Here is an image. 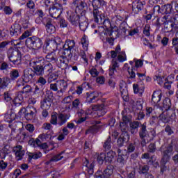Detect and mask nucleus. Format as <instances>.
<instances>
[{
  "label": "nucleus",
  "instance_id": "7",
  "mask_svg": "<svg viewBox=\"0 0 178 178\" xmlns=\"http://www.w3.org/2000/svg\"><path fill=\"white\" fill-rule=\"evenodd\" d=\"M30 65L33 67L35 74H37V76H42L44 74V66L40 65V60L31 61Z\"/></svg>",
  "mask_w": 178,
  "mask_h": 178
},
{
  "label": "nucleus",
  "instance_id": "14",
  "mask_svg": "<svg viewBox=\"0 0 178 178\" xmlns=\"http://www.w3.org/2000/svg\"><path fill=\"white\" fill-rule=\"evenodd\" d=\"M91 109L92 111H97L99 116H104V115L106 113V111H105V106L104 104L92 106Z\"/></svg>",
  "mask_w": 178,
  "mask_h": 178
},
{
  "label": "nucleus",
  "instance_id": "1",
  "mask_svg": "<svg viewBox=\"0 0 178 178\" xmlns=\"http://www.w3.org/2000/svg\"><path fill=\"white\" fill-rule=\"evenodd\" d=\"M121 51L120 45H118L115 48V50H112L108 53V55L111 56L112 58L111 65L108 69L109 76H113L116 72V68L119 67V63H123L127 60V56L126 55V51Z\"/></svg>",
  "mask_w": 178,
  "mask_h": 178
},
{
  "label": "nucleus",
  "instance_id": "30",
  "mask_svg": "<svg viewBox=\"0 0 178 178\" xmlns=\"http://www.w3.org/2000/svg\"><path fill=\"white\" fill-rule=\"evenodd\" d=\"M169 161V157L164 156L161 159V173H163V172H166L168 170V167H166L165 165H166V162Z\"/></svg>",
  "mask_w": 178,
  "mask_h": 178
},
{
  "label": "nucleus",
  "instance_id": "28",
  "mask_svg": "<svg viewBox=\"0 0 178 178\" xmlns=\"http://www.w3.org/2000/svg\"><path fill=\"white\" fill-rule=\"evenodd\" d=\"M81 44H82L84 51H88V44H90V42L88 41V36H87V35H83L81 38Z\"/></svg>",
  "mask_w": 178,
  "mask_h": 178
},
{
  "label": "nucleus",
  "instance_id": "57",
  "mask_svg": "<svg viewBox=\"0 0 178 178\" xmlns=\"http://www.w3.org/2000/svg\"><path fill=\"white\" fill-rule=\"evenodd\" d=\"M78 24H79V29L82 31H86V30H87V27H88V24L87 22H79Z\"/></svg>",
  "mask_w": 178,
  "mask_h": 178
},
{
  "label": "nucleus",
  "instance_id": "2",
  "mask_svg": "<svg viewBox=\"0 0 178 178\" xmlns=\"http://www.w3.org/2000/svg\"><path fill=\"white\" fill-rule=\"evenodd\" d=\"M7 56L9 61L16 66L22 63V53L19 49L10 47L7 51Z\"/></svg>",
  "mask_w": 178,
  "mask_h": 178
},
{
  "label": "nucleus",
  "instance_id": "54",
  "mask_svg": "<svg viewBox=\"0 0 178 178\" xmlns=\"http://www.w3.org/2000/svg\"><path fill=\"white\" fill-rule=\"evenodd\" d=\"M127 72L129 74L130 79H136V72H134V67H132L131 68L128 67Z\"/></svg>",
  "mask_w": 178,
  "mask_h": 178
},
{
  "label": "nucleus",
  "instance_id": "64",
  "mask_svg": "<svg viewBox=\"0 0 178 178\" xmlns=\"http://www.w3.org/2000/svg\"><path fill=\"white\" fill-rule=\"evenodd\" d=\"M8 69H9V64H8V63H6V62H3L1 63L0 70H3V71L6 70V71H8Z\"/></svg>",
  "mask_w": 178,
  "mask_h": 178
},
{
  "label": "nucleus",
  "instance_id": "51",
  "mask_svg": "<svg viewBox=\"0 0 178 178\" xmlns=\"http://www.w3.org/2000/svg\"><path fill=\"white\" fill-rule=\"evenodd\" d=\"M150 29H151V26H149V24H146L145 26L143 29V34H145L146 37H149V35H151V33L149 32Z\"/></svg>",
  "mask_w": 178,
  "mask_h": 178
},
{
  "label": "nucleus",
  "instance_id": "61",
  "mask_svg": "<svg viewBox=\"0 0 178 178\" xmlns=\"http://www.w3.org/2000/svg\"><path fill=\"white\" fill-rule=\"evenodd\" d=\"M37 84H40V86H45V84H47V79L42 76H40L37 81Z\"/></svg>",
  "mask_w": 178,
  "mask_h": 178
},
{
  "label": "nucleus",
  "instance_id": "45",
  "mask_svg": "<svg viewBox=\"0 0 178 178\" xmlns=\"http://www.w3.org/2000/svg\"><path fill=\"white\" fill-rule=\"evenodd\" d=\"M20 75L19 74V70H13L10 72V78L11 80H16Z\"/></svg>",
  "mask_w": 178,
  "mask_h": 178
},
{
  "label": "nucleus",
  "instance_id": "9",
  "mask_svg": "<svg viewBox=\"0 0 178 178\" xmlns=\"http://www.w3.org/2000/svg\"><path fill=\"white\" fill-rule=\"evenodd\" d=\"M22 34V26L19 24H14L10 28V35L11 37H17Z\"/></svg>",
  "mask_w": 178,
  "mask_h": 178
},
{
  "label": "nucleus",
  "instance_id": "42",
  "mask_svg": "<svg viewBox=\"0 0 178 178\" xmlns=\"http://www.w3.org/2000/svg\"><path fill=\"white\" fill-rule=\"evenodd\" d=\"M133 88H134V94H140V95H143V92H144V88H139L138 85L136 83H134L133 85Z\"/></svg>",
  "mask_w": 178,
  "mask_h": 178
},
{
  "label": "nucleus",
  "instance_id": "41",
  "mask_svg": "<svg viewBox=\"0 0 178 178\" xmlns=\"http://www.w3.org/2000/svg\"><path fill=\"white\" fill-rule=\"evenodd\" d=\"M103 24L106 27V29H109V27H111L112 31H118V26H115L114 27H112V24H111V21H109V19H105Z\"/></svg>",
  "mask_w": 178,
  "mask_h": 178
},
{
  "label": "nucleus",
  "instance_id": "19",
  "mask_svg": "<svg viewBox=\"0 0 178 178\" xmlns=\"http://www.w3.org/2000/svg\"><path fill=\"white\" fill-rule=\"evenodd\" d=\"M172 106V103L170 102V99L169 98H165L163 101V105L161 107H159V109H162L163 111H170V107Z\"/></svg>",
  "mask_w": 178,
  "mask_h": 178
},
{
  "label": "nucleus",
  "instance_id": "25",
  "mask_svg": "<svg viewBox=\"0 0 178 178\" xmlns=\"http://www.w3.org/2000/svg\"><path fill=\"white\" fill-rule=\"evenodd\" d=\"M10 79L8 76L0 78V90H5L9 86Z\"/></svg>",
  "mask_w": 178,
  "mask_h": 178
},
{
  "label": "nucleus",
  "instance_id": "46",
  "mask_svg": "<svg viewBox=\"0 0 178 178\" xmlns=\"http://www.w3.org/2000/svg\"><path fill=\"white\" fill-rule=\"evenodd\" d=\"M58 74H55V73H49V75H48V79H47V82L49 83H52V81H55V80H57L58 79Z\"/></svg>",
  "mask_w": 178,
  "mask_h": 178
},
{
  "label": "nucleus",
  "instance_id": "47",
  "mask_svg": "<svg viewBox=\"0 0 178 178\" xmlns=\"http://www.w3.org/2000/svg\"><path fill=\"white\" fill-rule=\"evenodd\" d=\"M168 115L169 118V120H176V111L173 109L168 110Z\"/></svg>",
  "mask_w": 178,
  "mask_h": 178
},
{
  "label": "nucleus",
  "instance_id": "52",
  "mask_svg": "<svg viewBox=\"0 0 178 178\" xmlns=\"http://www.w3.org/2000/svg\"><path fill=\"white\" fill-rule=\"evenodd\" d=\"M10 151L8 149V147H4L1 150H0V156H6L9 155Z\"/></svg>",
  "mask_w": 178,
  "mask_h": 178
},
{
  "label": "nucleus",
  "instance_id": "8",
  "mask_svg": "<svg viewBox=\"0 0 178 178\" xmlns=\"http://www.w3.org/2000/svg\"><path fill=\"white\" fill-rule=\"evenodd\" d=\"M43 24L45 26L46 31L49 34H54V33H55L56 29L55 26L52 24V19H51V18L44 17Z\"/></svg>",
  "mask_w": 178,
  "mask_h": 178
},
{
  "label": "nucleus",
  "instance_id": "60",
  "mask_svg": "<svg viewBox=\"0 0 178 178\" xmlns=\"http://www.w3.org/2000/svg\"><path fill=\"white\" fill-rule=\"evenodd\" d=\"M8 37V31L0 29V40H5Z\"/></svg>",
  "mask_w": 178,
  "mask_h": 178
},
{
  "label": "nucleus",
  "instance_id": "22",
  "mask_svg": "<svg viewBox=\"0 0 178 178\" xmlns=\"http://www.w3.org/2000/svg\"><path fill=\"white\" fill-rule=\"evenodd\" d=\"M59 92H65L67 88V81L65 79L57 81Z\"/></svg>",
  "mask_w": 178,
  "mask_h": 178
},
{
  "label": "nucleus",
  "instance_id": "36",
  "mask_svg": "<svg viewBox=\"0 0 178 178\" xmlns=\"http://www.w3.org/2000/svg\"><path fill=\"white\" fill-rule=\"evenodd\" d=\"M44 72L47 73H52L55 69H54V65L51 63H48L47 64L44 65L43 67Z\"/></svg>",
  "mask_w": 178,
  "mask_h": 178
},
{
  "label": "nucleus",
  "instance_id": "6",
  "mask_svg": "<svg viewBox=\"0 0 178 178\" xmlns=\"http://www.w3.org/2000/svg\"><path fill=\"white\" fill-rule=\"evenodd\" d=\"M66 51H67L66 44H63V49L60 51V66L61 69L65 70V73H66V69H67V56L66 55Z\"/></svg>",
  "mask_w": 178,
  "mask_h": 178
},
{
  "label": "nucleus",
  "instance_id": "21",
  "mask_svg": "<svg viewBox=\"0 0 178 178\" xmlns=\"http://www.w3.org/2000/svg\"><path fill=\"white\" fill-rule=\"evenodd\" d=\"M15 119H16V114L12 111H8L4 115L5 122H8V123L13 122Z\"/></svg>",
  "mask_w": 178,
  "mask_h": 178
},
{
  "label": "nucleus",
  "instance_id": "29",
  "mask_svg": "<svg viewBox=\"0 0 178 178\" xmlns=\"http://www.w3.org/2000/svg\"><path fill=\"white\" fill-rule=\"evenodd\" d=\"M139 136L140 138H147V122L141 125Z\"/></svg>",
  "mask_w": 178,
  "mask_h": 178
},
{
  "label": "nucleus",
  "instance_id": "3",
  "mask_svg": "<svg viewBox=\"0 0 178 178\" xmlns=\"http://www.w3.org/2000/svg\"><path fill=\"white\" fill-rule=\"evenodd\" d=\"M25 44L27 48L40 49L42 47V40L37 36H32L26 40Z\"/></svg>",
  "mask_w": 178,
  "mask_h": 178
},
{
  "label": "nucleus",
  "instance_id": "32",
  "mask_svg": "<svg viewBox=\"0 0 178 178\" xmlns=\"http://www.w3.org/2000/svg\"><path fill=\"white\" fill-rule=\"evenodd\" d=\"M159 120L163 122V123H169V115H168V111H163L162 113L159 116Z\"/></svg>",
  "mask_w": 178,
  "mask_h": 178
},
{
  "label": "nucleus",
  "instance_id": "34",
  "mask_svg": "<svg viewBox=\"0 0 178 178\" xmlns=\"http://www.w3.org/2000/svg\"><path fill=\"white\" fill-rule=\"evenodd\" d=\"M93 19L95 23H99V10L94 7L92 10Z\"/></svg>",
  "mask_w": 178,
  "mask_h": 178
},
{
  "label": "nucleus",
  "instance_id": "39",
  "mask_svg": "<svg viewBox=\"0 0 178 178\" xmlns=\"http://www.w3.org/2000/svg\"><path fill=\"white\" fill-rule=\"evenodd\" d=\"M50 124H53L54 126H56L58 124V113H54L50 119Z\"/></svg>",
  "mask_w": 178,
  "mask_h": 178
},
{
  "label": "nucleus",
  "instance_id": "18",
  "mask_svg": "<svg viewBox=\"0 0 178 178\" xmlns=\"http://www.w3.org/2000/svg\"><path fill=\"white\" fill-rule=\"evenodd\" d=\"M130 140V136L127 134H124L120 136V137L117 140V144L118 147H123L124 143H127Z\"/></svg>",
  "mask_w": 178,
  "mask_h": 178
},
{
  "label": "nucleus",
  "instance_id": "24",
  "mask_svg": "<svg viewBox=\"0 0 178 178\" xmlns=\"http://www.w3.org/2000/svg\"><path fill=\"white\" fill-rule=\"evenodd\" d=\"M130 131L131 134H136V133L138 131V127L140 126V122L138 121H134L132 122H130Z\"/></svg>",
  "mask_w": 178,
  "mask_h": 178
},
{
  "label": "nucleus",
  "instance_id": "50",
  "mask_svg": "<svg viewBox=\"0 0 178 178\" xmlns=\"http://www.w3.org/2000/svg\"><path fill=\"white\" fill-rule=\"evenodd\" d=\"M31 91V86L30 85H26L22 88V90L21 92L22 94H30Z\"/></svg>",
  "mask_w": 178,
  "mask_h": 178
},
{
  "label": "nucleus",
  "instance_id": "11",
  "mask_svg": "<svg viewBox=\"0 0 178 178\" xmlns=\"http://www.w3.org/2000/svg\"><path fill=\"white\" fill-rule=\"evenodd\" d=\"M162 99V92L160 90H155L152 95L151 103L152 105H158V103Z\"/></svg>",
  "mask_w": 178,
  "mask_h": 178
},
{
  "label": "nucleus",
  "instance_id": "48",
  "mask_svg": "<svg viewBox=\"0 0 178 178\" xmlns=\"http://www.w3.org/2000/svg\"><path fill=\"white\" fill-rule=\"evenodd\" d=\"M103 147L106 151H109L111 148V136H109L107 140L104 142V144L103 145Z\"/></svg>",
  "mask_w": 178,
  "mask_h": 178
},
{
  "label": "nucleus",
  "instance_id": "20",
  "mask_svg": "<svg viewBox=\"0 0 178 178\" xmlns=\"http://www.w3.org/2000/svg\"><path fill=\"white\" fill-rule=\"evenodd\" d=\"M70 22L74 26H77V24L80 23V16L77 15V13L74 12L72 13L70 16Z\"/></svg>",
  "mask_w": 178,
  "mask_h": 178
},
{
  "label": "nucleus",
  "instance_id": "12",
  "mask_svg": "<svg viewBox=\"0 0 178 178\" xmlns=\"http://www.w3.org/2000/svg\"><path fill=\"white\" fill-rule=\"evenodd\" d=\"M113 169L115 168L112 165H107L106 168L104 170L103 175H96V178H104V177H109L113 175Z\"/></svg>",
  "mask_w": 178,
  "mask_h": 178
},
{
  "label": "nucleus",
  "instance_id": "27",
  "mask_svg": "<svg viewBox=\"0 0 178 178\" xmlns=\"http://www.w3.org/2000/svg\"><path fill=\"white\" fill-rule=\"evenodd\" d=\"M51 105H52V102H51V99H48V98L45 97L41 102L40 108L42 109H49V108H51Z\"/></svg>",
  "mask_w": 178,
  "mask_h": 178
},
{
  "label": "nucleus",
  "instance_id": "49",
  "mask_svg": "<svg viewBox=\"0 0 178 178\" xmlns=\"http://www.w3.org/2000/svg\"><path fill=\"white\" fill-rule=\"evenodd\" d=\"M172 27H173V23H169L168 24H165V25H164V30L165 33H170L172 31H173V29H172Z\"/></svg>",
  "mask_w": 178,
  "mask_h": 178
},
{
  "label": "nucleus",
  "instance_id": "59",
  "mask_svg": "<svg viewBox=\"0 0 178 178\" xmlns=\"http://www.w3.org/2000/svg\"><path fill=\"white\" fill-rule=\"evenodd\" d=\"M34 94L37 95L38 97H40L44 95V91L42 90V89H40L38 86H35Z\"/></svg>",
  "mask_w": 178,
  "mask_h": 178
},
{
  "label": "nucleus",
  "instance_id": "58",
  "mask_svg": "<svg viewBox=\"0 0 178 178\" xmlns=\"http://www.w3.org/2000/svg\"><path fill=\"white\" fill-rule=\"evenodd\" d=\"M6 168H8V163L3 161V160L0 161V170L3 172Z\"/></svg>",
  "mask_w": 178,
  "mask_h": 178
},
{
  "label": "nucleus",
  "instance_id": "35",
  "mask_svg": "<svg viewBox=\"0 0 178 178\" xmlns=\"http://www.w3.org/2000/svg\"><path fill=\"white\" fill-rule=\"evenodd\" d=\"M171 11H172V5L166 4L161 6V13H165V15H168V13H170Z\"/></svg>",
  "mask_w": 178,
  "mask_h": 178
},
{
  "label": "nucleus",
  "instance_id": "63",
  "mask_svg": "<svg viewBox=\"0 0 178 178\" xmlns=\"http://www.w3.org/2000/svg\"><path fill=\"white\" fill-rule=\"evenodd\" d=\"M31 35V32L29 31H26L20 37L19 40H24V38H27V37H30Z\"/></svg>",
  "mask_w": 178,
  "mask_h": 178
},
{
  "label": "nucleus",
  "instance_id": "26",
  "mask_svg": "<svg viewBox=\"0 0 178 178\" xmlns=\"http://www.w3.org/2000/svg\"><path fill=\"white\" fill-rule=\"evenodd\" d=\"M13 151L15 154V156H24V154H26V151L23 149L22 145H17L13 148Z\"/></svg>",
  "mask_w": 178,
  "mask_h": 178
},
{
  "label": "nucleus",
  "instance_id": "16",
  "mask_svg": "<svg viewBox=\"0 0 178 178\" xmlns=\"http://www.w3.org/2000/svg\"><path fill=\"white\" fill-rule=\"evenodd\" d=\"M45 58L46 60H47L49 63H56L58 62V56H56V53H55V51L47 53Z\"/></svg>",
  "mask_w": 178,
  "mask_h": 178
},
{
  "label": "nucleus",
  "instance_id": "23",
  "mask_svg": "<svg viewBox=\"0 0 178 178\" xmlns=\"http://www.w3.org/2000/svg\"><path fill=\"white\" fill-rule=\"evenodd\" d=\"M144 5L141 1L134 2L132 3V10L135 13H138V12L143 10Z\"/></svg>",
  "mask_w": 178,
  "mask_h": 178
},
{
  "label": "nucleus",
  "instance_id": "43",
  "mask_svg": "<svg viewBox=\"0 0 178 178\" xmlns=\"http://www.w3.org/2000/svg\"><path fill=\"white\" fill-rule=\"evenodd\" d=\"M76 8H79L81 10L83 9H86L87 8V3H86V0H79L77 3H76Z\"/></svg>",
  "mask_w": 178,
  "mask_h": 178
},
{
  "label": "nucleus",
  "instance_id": "4",
  "mask_svg": "<svg viewBox=\"0 0 178 178\" xmlns=\"http://www.w3.org/2000/svg\"><path fill=\"white\" fill-rule=\"evenodd\" d=\"M63 11V8H62V5L56 3L51 7L49 8V15L54 19H58L60 15H62V12Z\"/></svg>",
  "mask_w": 178,
  "mask_h": 178
},
{
  "label": "nucleus",
  "instance_id": "38",
  "mask_svg": "<svg viewBox=\"0 0 178 178\" xmlns=\"http://www.w3.org/2000/svg\"><path fill=\"white\" fill-rule=\"evenodd\" d=\"M165 78L163 77V76L162 75H155L153 77V80L154 81H155L156 83H157V84H159V86H162V84H163V79Z\"/></svg>",
  "mask_w": 178,
  "mask_h": 178
},
{
  "label": "nucleus",
  "instance_id": "13",
  "mask_svg": "<svg viewBox=\"0 0 178 178\" xmlns=\"http://www.w3.org/2000/svg\"><path fill=\"white\" fill-rule=\"evenodd\" d=\"M91 124L93 126H91L86 132V134H88L89 133H91L92 134H94L95 133H97L99 129H101V124L100 121H92L91 122Z\"/></svg>",
  "mask_w": 178,
  "mask_h": 178
},
{
  "label": "nucleus",
  "instance_id": "53",
  "mask_svg": "<svg viewBox=\"0 0 178 178\" xmlns=\"http://www.w3.org/2000/svg\"><path fill=\"white\" fill-rule=\"evenodd\" d=\"M172 151H173V146L170 145L164 151V155L165 156H170V155H172Z\"/></svg>",
  "mask_w": 178,
  "mask_h": 178
},
{
  "label": "nucleus",
  "instance_id": "62",
  "mask_svg": "<svg viewBox=\"0 0 178 178\" xmlns=\"http://www.w3.org/2000/svg\"><path fill=\"white\" fill-rule=\"evenodd\" d=\"M90 74H91V76L92 77H97V76H98V74H99V72H98V70H97V69L95 68H92L90 71H89Z\"/></svg>",
  "mask_w": 178,
  "mask_h": 178
},
{
  "label": "nucleus",
  "instance_id": "40",
  "mask_svg": "<svg viewBox=\"0 0 178 178\" xmlns=\"http://www.w3.org/2000/svg\"><path fill=\"white\" fill-rule=\"evenodd\" d=\"M146 158V159H148L147 163L149 165H153L154 168H158L159 166V163L158 161H154V157H142V159Z\"/></svg>",
  "mask_w": 178,
  "mask_h": 178
},
{
  "label": "nucleus",
  "instance_id": "5",
  "mask_svg": "<svg viewBox=\"0 0 178 178\" xmlns=\"http://www.w3.org/2000/svg\"><path fill=\"white\" fill-rule=\"evenodd\" d=\"M60 44H63L62 42V39L59 36H56L54 38L49 40L46 42V49H51V51H56L58 50V47L60 45Z\"/></svg>",
  "mask_w": 178,
  "mask_h": 178
},
{
  "label": "nucleus",
  "instance_id": "10",
  "mask_svg": "<svg viewBox=\"0 0 178 178\" xmlns=\"http://www.w3.org/2000/svg\"><path fill=\"white\" fill-rule=\"evenodd\" d=\"M37 115V108L33 106L26 107V113H25V118L26 120H33Z\"/></svg>",
  "mask_w": 178,
  "mask_h": 178
},
{
  "label": "nucleus",
  "instance_id": "17",
  "mask_svg": "<svg viewBox=\"0 0 178 178\" xmlns=\"http://www.w3.org/2000/svg\"><path fill=\"white\" fill-rule=\"evenodd\" d=\"M65 112V110H61V113L58 114V125L63 126L66 121L67 120V114Z\"/></svg>",
  "mask_w": 178,
  "mask_h": 178
},
{
  "label": "nucleus",
  "instance_id": "37",
  "mask_svg": "<svg viewBox=\"0 0 178 178\" xmlns=\"http://www.w3.org/2000/svg\"><path fill=\"white\" fill-rule=\"evenodd\" d=\"M74 45H76L74 40H68L67 42L68 51H70V54L68 55L69 58H72V56H73V54L72 53V49L74 48Z\"/></svg>",
  "mask_w": 178,
  "mask_h": 178
},
{
  "label": "nucleus",
  "instance_id": "33",
  "mask_svg": "<svg viewBox=\"0 0 178 178\" xmlns=\"http://www.w3.org/2000/svg\"><path fill=\"white\" fill-rule=\"evenodd\" d=\"M149 170V166L148 165H139L138 172L140 175H145L148 173Z\"/></svg>",
  "mask_w": 178,
  "mask_h": 178
},
{
  "label": "nucleus",
  "instance_id": "56",
  "mask_svg": "<svg viewBox=\"0 0 178 178\" xmlns=\"http://www.w3.org/2000/svg\"><path fill=\"white\" fill-rule=\"evenodd\" d=\"M50 90H51V91L59 92V86H58V81L55 83L50 84Z\"/></svg>",
  "mask_w": 178,
  "mask_h": 178
},
{
  "label": "nucleus",
  "instance_id": "55",
  "mask_svg": "<svg viewBox=\"0 0 178 178\" xmlns=\"http://www.w3.org/2000/svg\"><path fill=\"white\" fill-rule=\"evenodd\" d=\"M86 162L85 163V166H86V168H88V169H90V170H92V169H94V162L90 163V161H88V159H87V158H85Z\"/></svg>",
  "mask_w": 178,
  "mask_h": 178
},
{
  "label": "nucleus",
  "instance_id": "44",
  "mask_svg": "<svg viewBox=\"0 0 178 178\" xmlns=\"http://www.w3.org/2000/svg\"><path fill=\"white\" fill-rule=\"evenodd\" d=\"M24 97H23V93L22 91L18 92L17 96L14 99V102L15 104H22V102L23 101Z\"/></svg>",
  "mask_w": 178,
  "mask_h": 178
},
{
  "label": "nucleus",
  "instance_id": "31",
  "mask_svg": "<svg viewBox=\"0 0 178 178\" xmlns=\"http://www.w3.org/2000/svg\"><path fill=\"white\" fill-rule=\"evenodd\" d=\"M120 90L124 101H125V102H129V92L127 91V88H120Z\"/></svg>",
  "mask_w": 178,
  "mask_h": 178
},
{
  "label": "nucleus",
  "instance_id": "15",
  "mask_svg": "<svg viewBox=\"0 0 178 178\" xmlns=\"http://www.w3.org/2000/svg\"><path fill=\"white\" fill-rule=\"evenodd\" d=\"M34 77V72L33 70H25L24 71L23 79L25 83H30Z\"/></svg>",
  "mask_w": 178,
  "mask_h": 178
}]
</instances>
